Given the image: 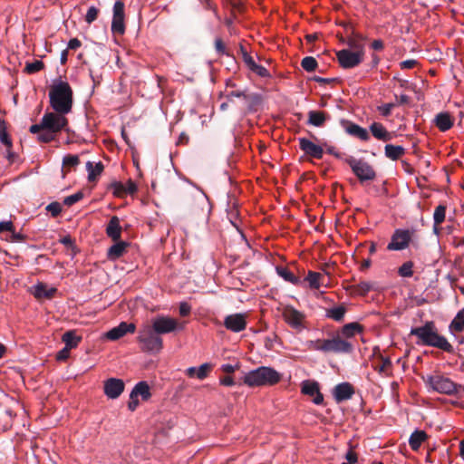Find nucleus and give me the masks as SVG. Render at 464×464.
Here are the masks:
<instances>
[{
	"instance_id": "4468645a",
	"label": "nucleus",
	"mask_w": 464,
	"mask_h": 464,
	"mask_svg": "<svg viewBox=\"0 0 464 464\" xmlns=\"http://www.w3.org/2000/svg\"><path fill=\"white\" fill-rule=\"evenodd\" d=\"M225 327L234 333H238L246 327V315L244 314H233L226 316Z\"/></svg>"
},
{
	"instance_id": "20e7f679",
	"label": "nucleus",
	"mask_w": 464,
	"mask_h": 464,
	"mask_svg": "<svg viewBox=\"0 0 464 464\" xmlns=\"http://www.w3.org/2000/svg\"><path fill=\"white\" fill-rule=\"evenodd\" d=\"M137 339L143 352L159 353L163 348L161 336L149 322L140 326Z\"/></svg>"
},
{
	"instance_id": "de8ad7c7",
	"label": "nucleus",
	"mask_w": 464,
	"mask_h": 464,
	"mask_svg": "<svg viewBox=\"0 0 464 464\" xmlns=\"http://www.w3.org/2000/svg\"><path fill=\"white\" fill-rule=\"evenodd\" d=\"M372 288V285L369 282H361L354 286L355 293L361 295H366Z\"/></svg>"
},
{
	"instance_id": "3c124183",
	"label": "nucleus",
	"mask_w": 464,
	"mask_h": 464,
	"mask_svg": "<svg viewBox=\"0 0 464 464\" xmlns=\"http://www.w3.org/2000/svg\"><path fill=\"white\" fill-rule=\"evenodd\" d=\"M394 103H385L378 107V111L382 116H389L392 112V110L394 108Z\"/></svg>"
},
{
	"instance_id": "5701e85b",
	"label": "nucleus",
	"mask_w": 464,
	"mask_h": 464,
	"mask_svg": "<svg viewBox=\"0 0 464 464\" xmlns=\"http://www.w3.org/2000/svg\"><path fill=\"white\" fill-rule=\"evenodd\" d=\"M106 234L113 241L120 240L121 237V227L118 217L113 216L106 227Z\"/></svg>"
},
{
	"instance_id": "c9c22d12",
	"label": "nucleus",
	"mask_w": 464,
	"mask_h": 464,
	"mask_svg": "<svg viewBox=\"0 0 464 464\" xmlns=\"http://www.w3.org/2000/svg\"><path fill=\"white\" fill-rule=\"evenodd\" d=\"M323 275L318 272L308 271L305 281L308 282L309 286L313 289H319L322 285Z\"/></svg>"
},
{
	"instance_id": "f03ea898",
	"label": "nucleus",
	"mask_w": 464,
	"mask_h": 464,
	"mask_svg": "<svg viewBox=\"0 0 464 464\" xmlns=\"http://www.w3.org/2000/svg\"><path fill=\"white\" fill-rule=\"evenodd\" d=\"M50 105L56 112L69 113L72 108V90L67 82H54L49 91Z\"/></svg>"
},
{
	"instance_id": "9b49d317",
	"label": "nucleus",
	"mask_w": 464,
	"mask_h": 464,
	"mask_svg": "<svg viewBox=\"0 0 464 464\" xmlns=\"http://www.w3.org/2000/svg\"><path fill=\"white\" fill-rule=\"evenodd\" d=\"M282 316L285 322L292 328L301 331L305 327V315L293 306L283 308Z\"/></svg>"
},
{
	"instance_id": "a211bd4d",
	"label": "nucleus",
	"mask_w": 464,
	"mask_h": 464,
	"mask_svg": "<svg viewBox=\"0 0 464 464\" xmlns=\"http://www.w3.org/2000/svg\"><path fill=\"white\" fill-rule=\"evenodd\" d=\"M110 189L113 196L122 198L129 194H133L137 190V186L132 180L129 179L126 184L119 181L111 183Z\"/></svg>"
},
{
	"instance_id": "bb28decb",
	"label": "nucleus",
	"mask_w": 464,
	"mask_h": 464,
	"mask_svg": "<svg viewBox=\"0 0 464 464\" xmlns=\"http://www.w3.org/2000/svg\"><path fill=\"white\" fill-rule=\"evenodd\" d=\"M346 132L353 137L360 139L361 140L366 141L370 139L369 133L366 129L359 126L355 123H350L346 127Z\"/></svg>"
},
{
	"instance_id": "0e129e2a",
	"label": "nucleus",
	"mask_w": 464,
	"mask_h": 464,
	"mask_svg": "<svg viewBox=\"0 0 464 464\" xmlns=\"http://www.w3.org/2000/svg\"><path fill=\"white\" fill-rule=\"evenodd\" d=\"M220 383L225 386H233L235 384L234 379L231 376H225L220 379Z\"/></svg>"
},
{
	"instance_id": "603ef678",
	"label": "nucleus",
	"mask_w": 464,
	"mask_h": 464,
	"mask_svg": "<svg viewBox=\"0 0 464 464\" xmlns=\"http://www.w3.org/2000/svg\"><path fill=\"white\" fill-rule=\"evenodd\" d=\"M46 209L53 216H57L61 213L62 208L61 205L58 202H53L49 204L46 208Z\"/></svg>"
},
{
	"instance_id": "ea45409f",
	"label": "nucleus",
	"mask_w": 464,
	"mask_h": 464,
	"mask_svg": "<svg viewBox=\"0 0 464 464\" xmlns=\"http://www.w3.org/2000/svg\"><path fill=\"white\" fill-rule=\"evenodd\" d=\"M35 134H38V140L41 142H50L53 140L56 137V134H54L52 130L48 129H42L39 131H37Z\"/></svg>"
},
{
	"instance_id": "bf43d9fd",
	"label": "nucleus",
	"mask_w": 464,
	"mask_h": 464,
	"mask_svg": "<svg viewBox=\"0 0 464 464\" xmlns=\"http://www.w3.org/2000/svg\"><path fill=\"white\" fill-rule=\"evenodd\" d=\"M215 47L218 53H225L226 47L223 41L220 38L216 39Z\"/></svg>"
},
{
	"instance_id": "4c0bfd02",
	"label": "nucleus",
	"mask_w": 464,
	"mask_h": 464,
	"mask_svg": "<svg viewBox=\"0 0 464 464\" xmlns=\"http://www.w3.org/2000/svg\"><path fill=\"white\" fill-rule=\"evenodd\" d=\"M276 272L278 276H280L282 278H284L285 281L293 284L297 285L300 280L297 276H295L288 268L283 267V266H277Z\"/></svg>"
},
{
	"instance_id": "39448f33",
	"label": "nucleus",
	"mask_w": 464,
	"mask_h": 464,
	"mask_svg": "<svg viewBox=\"0 0 464 464\" xmlns=\"http://www.w3.org/2000/svg\"><path fill=\"white\" fill-rule=\"evenodd\" d=\"M67 113L62 112H46L43 116L40 123L34 124L30 127L31 133H36L42 129H48L54 134H58L62 130H65L68 125V119L66 118Z\"/></svg>"
},
{
	"instance_id": "13d9d810",
	"label": "nucleus",
	"mask_w": 464,
	"mask_h": 464,
	"mask_svg": "<svg viewBox=\"0 0 464 464\" xmlns=\"http://www.w3.org/2000/svg\"><path fill=\"white\" fill-rule=\"evenodd\" d=\"M190 310H191V307L187 303H181L179 304V314L180 315L182 316H187L190 313Z\"/></svg>"
},
{
	"instance_id": "0eeeda50",
	"label": "nucleus",
	"mask_w": 464,
	"mask_h": 464,
	"mask_svg": "<svg viewBox=\"0 0 464 464\" xmlns=\"http://www.w3.org/2000/svg\"><path fill=\"white\" fill-rule=\"evenodd\" d=\"M425 382L430 389L442 394L452 395L461 388L450 378L440 374L430 375Z\"/></svg>"
},
{
	"instance_id": "a19ab883",
	"label": "nucleus",
	"mask_w": 464,
	"mask_h": 464,
	"mask_svg": "<svg viewBox=\"0 0 464 464\" xmlns=\"http://www.w3.org/2000/svg\"><path fill=\"white\" fill-rule=\"evenodd\" d=\"M446 217V207L439 205L434 211L433 220L436 225H440L444 222Z\"/></svg>"
},
{
	"instance_id": "f8f14e48",
	"label": "nucleus",
	"mask_w": 464,
	"mask_h": 464,
	"mask_svg": "<svg viewBox=\"0 0 464 464\" xmlns=\"http://www.w3.org/2000/svg\"><path fill=\"white\" fill-rule=\"evenodd\" d=\"M124 4L121 1H117L113 5V17L111 22V31L113 34H124Z\"/></svg>"
},
{
	"instance_id": "412c9836",
	"label": "nucleus",
	"mask_w": 464,
	"mask_h": 464,
	"mask_svg": "<svg viewBox=\"0 0 464 464\" xmlns=\"http://www.w3.org/2000/svg\"><path fill=\"white\" fill-rule=\"evenodd\" d=\"M353 393V387L349 382L340 383L334 390V396L337 402L349 400Z\"/></svg>"
},
{
	"instance_id": "680f3d73",
	"label": "nucleus",
	"mask_w": 464,
	"mask_h": 464,
	"mask_svg": "<svg viewBox=\"0 0 464 464\" xmlns=\"http://www.w3.org/2000/svg\"><path fill=\"white\" fill-rule=\"evenodd\" d=\"M239 368V366L237 364V365H232V364H223L221 369L224 372L226 373H232L234 372L236 370H237Z\"/></svg>"
},
{
	"instance_id": "c03bdc74",
	"label": "nucleus",
	"mask_w": 464,
	"mask_h": 464,
	"mask_svg": "<svg viewBox=\"0 0 464 464\" xmlns=\"http://www.w3.org/2000/svg\"><path fill=\"white\" fill-rule=\"evenodd\" d=\"M324 339L310 340L305 343V347L309 351L323 352Z\"/></svg>"
},
{
	"instance_id": "f257e3e1",
	"label": "nucleus",
	"mask_w": 464,
	"mask_h": 464,
	"mask_svg": "<svg viewBox=\"0 0 464 464\" xmlns=\"http://www.w3.org/2000/svg\"><path fill=\"white\" fill-rule=\"evenodd\" d=\"M411 334L418 338V344L435 347L447 353H453V346L438 333L435 324L431 321L424 325L411 330Z\"/></svg>"
},
{
	"instance_id": "e2e57ef3",
	"label": "nucleus",
	"mask_w": 464,
	"mask_h": 464,
	"mask_svg": "<svg viewBox=\"0 0 464 464\" xmlns=\"http://www.w3.org/2000/svg\"><path fill=\"white\" fill-rule=\"evenodd\" d=\"M252 71L263 77L267 75V70L265 67L258 64Z\"/></svg>"
},
{
	"instance_id": "72a5a7b5",
	"label": "nucleus",
	"mask_w": 464,
	"mask_h": 464,
	"mask_svg": "<svg viewBox=\"0 0 464 464\" xmlns=\"http://www.w3.org/2000/svg\"><path fill=\"white\" fill-rule=\"evenodd\" d=\"M62 340L65 343L66 348L72 349L78 346L82 337L76 335L73 331H68L63 334Z\"/></svg>"
},
{
	"instance_id": "7c9ffc66",
	"label": "nucleus",
	"mask_w": 464,
	"mask_h": 464,
	"mask_svg": "<svg viewBox=\"0 0 464 464\" xmlns=\"http://www.w3.org/2000/svg\"><path fill=\"white\" fill-rule=\"evenodd\" d=\"M384 153L392 160H397L405 154V149L401 146L387 144L384 148Z\"/></svg>"
},
{
	"instance_id": "6e6552de",
	"label": "nucleus",
	"mask_w": 464,
	"mask_h": 464,
	"mask_svg": "<svg viewBox=\"0 0 464 464\" xmlns=\"http://www.w3.org/2000/svg\"><path fill=\"white\" fill-rule=\"evenodd\" d=\"M149 323L160 335L182 331L185 328L183 323H179L176 318L167 315H158Z\"/></svg>"
},
{
	"instance_id": "4d7b16f0",
	"label": "nucleus",
	"mask_w": 464,
	"mask_h": 464,
	"mask_svg": "<svg viewBox=\"0 0 464 464\" xmlns=\"http://www.w3.org/2000/svg\"><path fill=\"white\" fill-rule=\"evenodd\" d=\"M14 225L11 221L0 222V233L5 231L13 232Z\"/></svg>"
},
{
	"instance_id": "e433bc0d",
	"label": "nucleus",
	"mask_w": 464,
	"mask_h": 464,
	"mask_svg": "<svg viewBox=\"0 0 464 464\" xmlns=\"http://www.w3.org/2000/svg\"><path fill=\"white\" fill-rule=\"evenodd\" d=\"M362 331V326L358 323H350L343 326L342 334L347 338L354 336Z\"/></svg>"
},
{
	"instance_id": "6e6d98bb",
	"label": "nucleus",
	"mask_w": 464,
	"mask_h": 464,
	"mask_svg": "<svg viewBox=\"0 0 464 464\" xmlns=\"http://www.w3.org/2000/svg\"><path fill=\"white\" fill-rule=\"evenodd\" d=\"M345 459H347L348 462H346L347 464H353L355 462H357V454L355 451H353L352 449L349 450L346 454H345Z\"/></svg>"
},
{
	"instance_id": "473e14b6",
	"label": "nucleus",
	"mask_w": 464,
	"mask_h": 464,
	"mask_svg": "<svg viewBox=\"0 0 464 464\" xmlns=\"http://www.w3.org/2000/svg\"><path fill=\"white\" fill-rule=\"evenodd\" d=\"M127 247V244L123 241L117 242L113 246H111L108 250V257L111 260H116L121 257L125 249Z\"/></svg>"
},
{
	"instance_id": "423d86ee",
	"label": "nucleus",
	"mask_w": 464,
	"mask_h": 464,
	"mask_svg": "<svg viewBox=\"0 0 464 464\" xmlns=\"http://www.w3.org/2000/svg\"><path fill=\"white\" fill-rule=\"evenodd\" d=\"M350 49H343L337 52V59L343 68H353L360 64L363 59V45L355 41L349 42Z\"/></svg>"
},
{
	"instance_id": "79ce46f5",
	"label": "nucleus",
	"mask_w": 464,
	"mask_h": 464,
	"mask_svg": "<svg viewBox=\"0 0 464 464\" xmlns=\"http://www.w3.org/2000/svg\"><path fill=\"white\" fill-rule=\"evenodd\" d=\"M301 65L306 72H313L317 67V62L314 57L306 56L302 60Z\"/></svg>"
},
{
	"instance_id": "b1692460",
	"label": "nucleus",
	"mask_w": 464,
	"mask_h": 464,
	"mask_svg": "<svg viewBox=\"0 0 464 464\" xmlns=\"http://www.w3.org/2000/svg\"><path fill=\"white\" fill-rule=\"evenodd\" d=\"M212 370V365L210 363H203L198 368L189 367L186 370V374L190 377H197L199 380H204L208 377L209 372Z\"/></svg>"
},
{
	"instance_id": "774afa93",
	"label": "nucleus",
	"mask_w": 464,
	"mask_h": 464,
	"mask_svg": "<svg viewBox=\"0 0 464 464\" xmlns=\"http://www.w3.org/2000/svg\"><path fill=\"white\" fill-rule=\"evenodd\" d=\"M396 101L399 104H407L410 102V97L406 94L396 96Z\"/></svg>"
},
{
	"instance_id": "6ab92c4d",
	"label": "nucleus",
	"mask_w": 464,
	"mask_h": 464,
	"mask_svg": "<svg viewBox=\"0 0 464 464\" xmlns=\"http://www.w3.org/2000/svg\"><path fill=\"white\" fill-rule=\"evenodd\" d=\"M136 326L134 324H128L125 322L121 323L118 326L111 329L105 334L106 338L111 341H116L126 334H133L135 332Z\"/></svg>"
},
{
	"instance_id": "f3484780",
	"label": "nucleus",
	"mask_w": 464,
	"mask_h": 464,
	"mask_svg": "<svg viewBox=\"0 0 464 464\" xmlns=\"http://www.w3.org/2000/svg\"><path fill=\"white\" fill-rule=\"evenodd\" d=\"M298 141L300 149L305 153V155L317 160L323 158L324 149L322 146L317 145L305 138H300Z\"/></svg>"
},
{
	"instance_id": "8fccbe9b",
	"label": "nucleus",
	"mask_w": 464,
	"mask_h": 464,
	"mask_svg": "<svg viewBox=\"0 0 464 464\" xmlns=\"http://www.w3.org/2000/svg\"><path fill=\"white\" fill-rule=\"evenodd\" d=\"M98 14H99L98 8H96L95 6H91L88 9L87 14L85 15L86 23L87 24H92V22H94L97 19Z\"/></svg>"
},
{
	"instance_id": "4be33fe9",
	"label": "nucleus",
	"mask_w": 464,
	"mask_h": 464,
	"mask_svg": "<svg viewBox=\"0 0 464 464\" xmlns=\"http://www.w3.org/2000/svg\"><path fill=\"white\" fill-rule=\"evenodd\" d=\"M370 130L374 138L382 141H389L392 139V134L380 122H373L370 126Z\"/></svg>"
},
{
	"instance_id": "864d4df0",
	"label": "nucleus",
	"mask_w": 464,
	"mask_h": 464,
	"mask_svg": "<svg viewBox=\"0 0 464 464\" xmlns=\"http://www.w3.org/2000/svg\"><path fill=\"white\" fill-rule=\"evenodd\" d=\"M417 61L414 59L405 60L400 63V67L402 70H409L415 67Z\"/></svg>"
},
{
	"instance_id": "a18cd8bd",
	"label": "nucleus",
	"mask_w": 464,
	"mask_h": 464,
	"mask_svg": "<svg viewBox=\"0 0 464 464\" xmlns=\"http://www.w3.org/2000/svg\"><path fill=\"white\" fill-rule=\"evenodd\" d=\"M80 163L79 157L77 155H67L63 160V166L64 169L72 168Z\"/></svg>"
},
{
	"instance_id": "5fc2aeb1",
	"label": "nucleus",
	"mask_w": 464,
	"mask_h": 464,
	"mask_svg": "<svg viewBox=\"0 0 464 464\" xmlns=\"http://www.w3.org/2000/svg\"><path fill=\"white\" fill-rule=\"evenodd\" d=\"M70 351H71V349H69V348H66V347L63 348L61 351H59L57 353L56 360L57 361H65L70 356Z\"/></svg>"
},
{
	"instance_id": "dca6fc26",
	"label": "nucleus",
	"mask_w": 464,
	"mask_h": 464,
	"mask_svg": "<svg viewBox=\"0 0 464 464\" xmlns=\"http://www.w3.org/2000/svg\"><path fill=\"white\" fill-rule=\"evenodd\" d=\"M301 392L303 394L313 397L314 403L320 405L324 401V396L320 392L319 384L314 381L306 380L301 384Z\"/></svg>"
},
{
	"instance_id": "aec40b11",
	"label": "nucleus",
	"mask_w": 464,
	"mask_h": 464,
	"mask_svg": "<svg viewBox=\"0 0 464 464\" xmlns=\"http://www.w3.org/2000/svg\"><path fill=\"white\" fill-rule=\"evenodd\" d=\"M0 142L5 147L6 158L14 162L16 155L12 151L13 142L6 131L5 122L0 119Z\"/></svg>"
},
{
	"instance_id": "2eb2a0df",
	"label": "nucleus",
	"mask_w": 464,
	"mask_h": 464,
	"mask_svg": "<svg viewBox=\"0 0 464 464\" xmlns=\"http://www.w3.org/2000/svg\"><path fill=\"white\" fill-rule=\"evenodd\" d=\"M124 382L121 379L110 378L104 382L103 391L109 399H117L124 391Z\"/></svg>"
},
{
	"instance_id": "49530a36",
	"label": "nucleus",
	"mask_w": 464,
	"mask_h": 464,
	"mask_svg": "<svg viewBox=\"0 0 464 464\" xmlns=\"http://www.w3.org/2000/svg\"><path fill=\"white\" fill-rule=\"evenodd\" d=\"M44 68V63L42 61L36 60L33 63H27L25 65L24 71L27 73H34L41 71Z\"/></svg>"
},
{
	"instance_id": "338daca9",
	"label": "nucleus",
	"mask_w": 464,
	"mask_h": 464,
	"mask_svg": "<svg viewBox=\"0 0 464 464\" xmlns=\"http://www.w3.org/2000/svg\"><path fill=\"white\" fill-rule=\"evenodd\" d=\"M139 405V400L138 398H131L130 396V402L128 404V408L130 410V411H135L137 406Z\"/></svg>"
},
{
	"instance_id": "f704fd0d",
	"label": "nucleus",
	"mask_w": 464,
	"mask_h": 464,
	"mask_svg": "<svg viewBox=\"0 0 464 464\" xmlns=\"http://www.w3.org/2000/svg\"><path fill=\"white\" fill-rule=\"evenodd\" d=\"M450 332H462L464 330V308L461 309L454 317L450 324Z\"/></svg>"
},
{
	"instance_id": "7ed1b4c3",
	"label": "nucleus",
	"mask_w": 464,
	"mask_h": 464,
	"mask_svg": "<svg viewBox=\"0 0 464 464\" xmlns=\"http://www.w3.org/2000/svg\"><path fill=\"white\" fill-rule=\"evenodd\" d=\"M282 379V374L272 367L260 366L246 372L243 382L248 387L274 386Z\"/></svg>"
},
{
	"instance_id": "ddd939ff",
	"label": "nucleus",
	"mask_w": 464,
	"mask_h": 464,
	"mask_svg": "<svg viewBox=\"0 0 464 464\" xmlns=\"http://www.w3.org/2000/svg\"><path fill=\"white\" fill-rule=\"evenodd\" d=\"M352 349L351 343L340 337L324 339V353H350Z\"/></svg>"
},
{
	"instance_id": "a878e982",
	"label": "nucleus",
	"mask_w": 464,
	"mask_h": 464,
	"mask_svg": "<svg viewBox=\"0 0 464 464\" xmlns=\"http://www.w3.org/2000/svg\"><path fill=\"white\" fill-rule=\"evenodd\" d=\"M140 396L143 401H147L150 397V386L146 382H138L130 392L131 398Z\"/></svg>"
},
{
	"instance_id": "393cba45",
	"label": "nucleus",
	"mask_w": 464,
	"mask_h": 464,
	"mask_svg": "<svg viewBox=\"0 0 464 464\" xmlns=\"http://www.w3.org/2000/svg\"><path fill=\"white\" fill-rule=\"evenodd\" d=\"M56 292V288L48 287L45 284L39 283L34 287V295L36 298H52Z\"/></svg>"
},
{
	"instance_id": "58836bf2",
	"label": "nucleus",
	"mask_w": 464,
	"mask_h": 464,
	"mask_svg": "<svg viewBox=\"0 0 464 464\" xmlns=\"http://www.w3.org/2000/svg\"><path fill=\"white\" fill-rule=\"evenodd\" d=\"M345 308L343 305L333 307L327 310L326 315L334 321H341L345 314Z\"/></svg>"
},
{
	"instance_id": "1a4fd4ad",
	"label": "nucleus",
	"mask_w": 464,
	"mask_h": 464,
	"mask_svg": "<svg viewBox=\"0 0 464 464\" xmlns=\"http://www.w3.org/2000/svg\"><path fill=\"white\" fill-rule=\"evenodd\" d=\"M414 231L409 229H396L392 236L391 242L387 246V249L391 251H401L406 249Z\"/></svg>"
},
{
	"instance_id": "37998d69",
	"label": "nucleus",
	"mask_w": 464,
	"mask_h": 464,
	"mask_svg": "<svg viewBox=\"0 0 464 464\" xmlns=\"http://www.w3.org/2000/svg\"><path fill=\"white\" fill-rule=\"evenodd\" d=\"M413 263L408 261L403 263L399 268V275L402 277H411L413 275Z\"/></svg>"
},
{
	"instance_id": "cd10ccee",
	"label": "nucleus",
	"mask_w": 464,
	"mask_h": 464,
	"mask_svg": "<svg viewBox=\"0 0 464 464\" xmlns=\"http://www.w3.org/2000/svg\"><path fill=\"white\" fill-rule=\"evenodd\" d=\"M427 438L428 435L424 430H415L410 437V447L412 450L417 451Z\"/></svg>"
},
{
	"instance_id": "69168bd1",
	"label": "nucleus",
	"mask_w": 464,
	"mask_h": 464,
	"mask_svg": "<svg viewBox=\"0 0 464 464\" xmlns=\"http://www.w3.org/2000/svg\"><path fill=\"white\" fill-rule=\"evenodd\" d=\"M245 62L251 71L257 65L253 58L247 54H245Z\"/></svg>"
},
{
	"instance_id": "c85d7f7f",
	"label": "nucleus",
	"mask_w": 464,
	"mask_h": 464,
	"mask_svg": "<svg viewBox=\"0 0 464 464\" xmlns=\"http://www.w3.org/2000/svg\"><path fill=\"white\" fill-rule=\"evenodd\" d=\"M435 122H436V126L441 131H446V130H450L453 125V121H452L450 115L447 112L439 113L436 116Z\"/></svg>"
},
{
	"instance_id": "9d476101",
	"label": "nucleus",
	"mask_w": 464,
	"mask_h": 464,
	"mask_svg": "<svg viewBox=\"0 0 464 464\" xmlns=\"http://www.w3.org/2000/svg\"><path fill=\"white\" fill-rule=\"evenodd\" d=\"M347 162L353 172L361 181L372 180L375 179L376 174L374 169L366 161L352 158L348 160Z\"/></svg>"
},
{
	"instance_id": "052dcab7",
	"label": "nucleus",
	"mask_w": 464,
	"mask_h": 464,
	"mask_svg": "<svg viewBox=\"0 0 464 464\" xmlns=\"http://www.w3.org/2000/svg\"><path fill=\"white\" fill-rule=\"evenodd\" d=\"M81 45H82V43L80 40H78L77 38H72L68 43V49L76 50V49L80 48Z\"/></svg>"
},
{
	"instance_id": "2f4dec72",
	"label": "nucleus",
	"mask_w": 464,
	"mask_h": 464,
	"mask_svg": "<svg viewBox=\"0 0 464 464\" xmlns=\"http://www.w3.org/2000/svg\"><path fill=\"white\" fill-rule=\"evenodd\" d=\"M86 169L88 171V180L91 182L95 181L96 179L102 174L103 170V165L102 162L93 164L92 162L88 161L86 163Z\"/></svg>"
},
{
	"instance_id": "09e8293b",
	"label": "nucleus",
	"mask_w": 464,
	"mask_h": 464,
	"mask_svg": "<svg viewBox=\"0 0 464 464\" xmlns=\"http://www.w3.org/2000/svg\"><path fill=\"white\" fill-rule=\"evenodd\" d=\"M83 198L82 192L79 191L75 194H72L71 196L66 197L63 199V204L70 207L75 204L76 202L80 201Z\"/></svg>"
},
{
	"instance_id": "c756f323",
	"label": "nucleus",
	"mask_w": 464,
	"mask_h": 464,
	"mask_svg": "<svg viewBox=\"0 0 464 464\" xmlns=\"http://www.w3.org/2000/svg\"><path fill=\"white\" fill-rule=\"evenodd\" d=\"M327 119V114L320 111H310L308 112V124L321 127L324 124Z\"/></svg>"
}]
</instances>
